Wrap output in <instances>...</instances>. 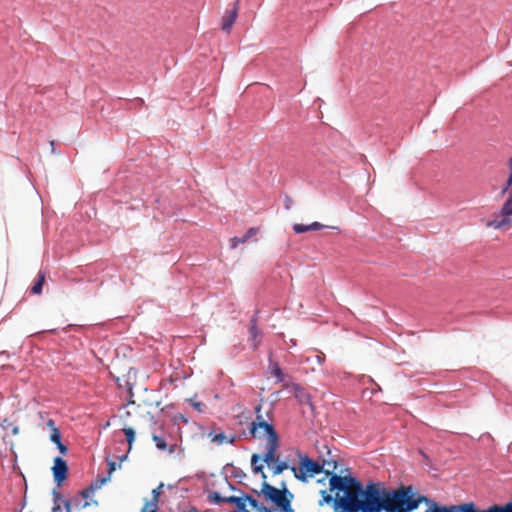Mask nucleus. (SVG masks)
Masks as SVG:
<instances>
[{
	"instance_id": "16",
	"label": "nucleus",
	"mask_w": 512,
	"mask_h": 512,
	"mask_svg": "<svg viewBox=\"0 0 512 512\" xmlns=\"http://www.w3.org/2000/svg\"><path fill=\"white\" fill-rule=\"evenodd\" d=\"M237 18V7L235 6L232 10L228 11V13L223 17L222 29L224 31L229 32L235 23Z\"/></svg>"
},
{
	"instance_id": "21",
	"label": "nucleus",
	"mask_w": 512,
	"mask_h": 512,
	"mask_svg": "<svg viewBox=\"0 0 512 512\" xmlns=\"http://www.w3.org/2000/svg\"><path fill=\"white\" fill-rule=\"evenodd\" d=\"M123 433L125 435V439L128 443V452H130V450L132 449V445L135 441V437H136V432L133 428L131 427H127V428H124L123 430Z\"/></svg>"
},
{
	"instance_id": "40",
	"label": "nucleus",
	"mask_w": 512,
	"mask_h": 512,
	"mask_svg": "<svg viewBox=\"0 0 512 512\" xmlns=\"http://www.w3.org/2000/svg\"><path fill=\"white\" fill-rule=\"evenodd\" d=\"M235 441H236V437L234 435H231V436H226V441L224 443L234 444Z\"/></svg>"
},
{
	"instance_id": "13",
	"label": "nucleus",
	"mask_w": 512,
	"mask_h": 512,
	"mask_svg": "<svg viewBox=\"0 0 512 512\" xmlns=\"http://www.w3.org/2000/svg\"><path fill=\"white\" fill-rule=\"evenodd\" d=\"M263 461V455L259 454H252L251 456V469L254 474L261 473V477L263 481H266V474L263 472L264 466L260 462Z\"/></svg>"
},
{
	"instance_id": "10",
	"label": "nucleus",
	"mask_w": 512,
	"mask_h": 512,
	"mask_svg": "<svg viewBox=\"0 0 512 512\" xmlns=\"http://www.w3.org/2000/svg\"><path fill=\"white\" fill-rule=\"evenodd\" d=\"M501 215L502 219L500 221H494V226L496 228H500L511 223L510 217L512 216V191L509 193V197L502 205Z\"/></svg>"
},
{
	"instance_id": "50",
	"label": "nucleus",
	"mask_w": 512,
	"mask_h": 512,
	"mask_svg": "<svg viewBox=\"0 0 512 512\" xmlns=\"http://www.w3.org/2000/svg\"><path fill=\"white\" fill-rule=\"evenodd\" d=\"M50 145H51L52 151L54 152V149H55V142H54V141H51V142H50Z\"/></svg>"
},
{
	"instance_id": "26",
	"label": "nucleus",
	"mask_w": 512,
	"mask_h": 512,
	"mask_svg": "<svg viewBox=\"0 0 512 512\" xmlns=\"http://www.w3.org/2000/svg\"><path fill=\"white\" fill-rule=\"evenodd\" d=\"M61 438L60 430L57 427H53V429H51L50 441L57 445L59 442H62Z\"/></svg>"
},
{
	"instance_id": "56",
	"label": "nucleus",
	"mask_w": 512,
	"mask_h": 512,
	"mask_svg": "<svg viewBox=\"0 0 512 512\" xmlns=\"http://www.w3.org/2000/svg\"><path fill=\"white\" fill-rule=\"evenodd\" d=\"M88 505H89V503H88V502H85V503L83 504V507H87Z\"/></svg>"
},
{
	"instance_id": "58",
	"label": "nucleus",
	"mask_w": 512,
	"mask_h": 512,
	"mask_svg": "<svg viewBox=\"0 0 512 512\" xmlns=\"http://www.w3.org/2000/svg\"><path fill=\"white\" fill-rule=\"evenodd\" d=\"M202 512H211V511H210V510H204V511H202Z\"/></svg>"
},
{
	"instance_id": "39",
	"label": "nucleus",
	"mask_w": 512,
	"mask_h": 512,
	"mask_svg": "<svg viewBox=\"0 0 512 512\" xmlns=\"http://www.w3.org/2000/svg\"><path fill=\"white\" fill-rule=\"evenodd\" d=\"M192 406L199 412L203 411L204 404L202 402H192Z\"/></svg>"
},
{
	"instance_id": "44",
	"label": "nucleus",
	"mask_w": 512,
	"mask_h": 512,
	"mask_svg": "<svg viewBox=\"0 0 512 512\" xmlns=\"http://www.w3.org/2000/svg\"><path fill=\"white\" fill-rule=\"evenodd\" d=\"M261 409H262L261 404H258L257 406H255L254 411H255L256 415L261 414Z\"/></svg>"
},
{
	"instance_id": "33",
	"label": "nucleus",
	"mask_w": 512,
	"mask_h": 512,
	"mask_svg": "<svg viewBox=\"0 0 512 512\" xmlns=\"http://www.w3.org/2000/svg\"><path fill=\"white\" fill-rule=\"evenodd\" d=\"M257 233L256 228H249L242 237H246V241Z\"/></svg>"
},
{
	"instance_id": "19",
	"label": "nucleus",
	"mask_w": 512,
	"mask_h": 512,
	"mask_svg": "<svg viewBox=\"0 0 512 512\" xmlns=\"http://www.w3.org/2000/svg\"><path fill=\"white\" fill-rule=\"evenodd\" d=\"M270 370L271 374L276 378L277 383L284 381L285 375L277 362L271 363Z\"/></svg>"
},
{
	"instance_id": "37",
	"label": "nucleus",
	"mask_w": 512,
	"mask_h": 512,
	"mask_svg": "<svg viewBox=\"0 0 512 512\" xmlns=\"http://www.w3.org/2000/svg\"><path fill=\"white\" fill-rule=\"evenodd\" d=\"M116 463L114 461H108V475L111 476V474L116 470Z\"/></svg>"
},
{
	"instance_id": "8",
	"label": "nucleus",
	"mask_w": 512,
	"mask_h": 512,
	"mask_svg": "<svg viewBox=\"0 0 512 512\" xmlns=\"http://www.w3.org/2000/svg\"><path fill=\"white\" fill-rule=\"evenodd\" d=\"M228 501L229 504L235 505V509L230 512H251L247 509V502L251 507H257L258 505V500L246 493H243L242 496L231 495Z\"/></svg>"
},
{
	"instance_id": "14",
	"label": "nucleus",
	"mask_w": 512,
	"mask_h": 512,
	"mask_svg": "<svg viewBox=\"0 0 512 512\" xmlns=\"http://www.w3.org/2000/svg\"><path fill=\"white\" fill-rule=\"evenodd\" d=\"M266 464L272 468L274 475H279L286 469L291 470V467H292L288 464V462L282 461L279 458H276V455L273 457L272 461H270L269 463H266Z\"/></svg>"
},
{
	"instance_id": "30",
	"label": "nucleus",
	"mask_w": 512,
	"mask_h": 512,
	"mask_svg": "<svg viewBox=\"0 0 512 512\" xmlns=\"http://www.w3.org/2000/svg\"><path fill=\"white\" fill-rule=\"evenodd\" d=\"M94 492H95V490H90V485H89L87 488H85L84 490H82V491L80 492V495H81V497H83L84 499H87V498H89V497H90Z\"/></svg>"
},
{
	"instance_id": "35",
	"label": "nucleus",
	"mask_w": 512,
	"mask_h": 512,
	"mask_svg": "<svg viewBox=\"0 0 512 512\" xmlns=\"http://www.w3.org/2000/svg\"><path fill=\"white\" fill-rule=\"evenodd\" d=\"M52 495H53L54 504L58 503V501L61 499V493L58 491L57 488L53 489Z\"/></svg>"
},
{
	"instance_id": "51",
	"label": "nucleus",
	"mask_w": 512,
	"mask_h": 512,
	"mask_svg": "<svg viewBox=\"0 0 512 512\" xmlns=\"http://www.w3.org/2000/svg\"><path fill=\"white\" fill-rule=\"evenodd\" d=\"M324 448L327 450V454L330 455L331 454V450L329 449V447L327 445H324Z\"/></svg>"
},
{
	"instance_id": "3",
	"label": "nucleus",
	"mask_w": 512,
	"mask_h": 512,
	"mask_svg": "<svg viewBox=\"0 0 512 512\" xmlns=\"http://www.w3.org/2000/svg\"><path fill=\"white\" fill-rule=\"evenodd\" d=\"M297 457L299 460V467H291V471L294 477L306 483L309 478L314 477L317 474L324 473L328 479L330 478V471L336 472L338 462L335 459H318L314 460L307 454L297 451Z\"/></svg>"
},
{
	"instance_id": "17",
	"label": "nucleus",
	"mask_w": 512,
	"mask_h": 512,
	"mask_svg": "<svg viewBox=\"0 0 512 512\" xmlns=\"http://www.w3.org/2000/svg\"><path fill=\"white\" fill-rule=\"evenodd\" d=\"M230 496H222L218 491H211L207 496V502L210 504L219 505L221 503L229 504Z\"/></svg>"
},
{
	"instance_id": "1",
	"label": "nucleus",
	"mask_w": 512,
	"mask_h": 512,
	"mask_svg": "<svg viewBox=\"0 0 512 512\" xmlns=\"http://www.w3.org/2000/svg\"><path fill=\"white\" fill-rule=\"evenodd\" d=\"M369 512H414L424 503L425 512H458V504H442L417 491L413 485L386 488L382 482L364 484Z\"/></svg>"
},
{
	"instance_id": "22",
	"label": "nucleus",
	"mask_w": 512,
	"mask_h": 512,
	"mask_svg": "<svg viewBox=\"0 0 512 512\" xmlns=\"http://www.w3.org/2000/svg\"><path fill=\"white\" fill-rule=\"evenodd\" d=\"M261 335V332L258 328V326H250L249 327V340L253 343V349H256L258 347V342L256 341L257 337Z\"/></svg>"
},
{
	"instance_id": "34",
	"label": "nucleus",
	"mask_w": 512,
	"mask_h": 512,
	"mask_svg": "<svg viewBox=\"0 0 512 512\" xmlns=\"http://www.w3.org/2000/svg\"><path fill=\"white\" fill-rule=\"evenodd\" d=\"M258 315L259 311L256 310L253 316L250 318V326H258Z\"/></svg>"
},
{
	"instance_id": "27",
	"label": "nucleus",
	"mask_w": 512,
	"mask_h": 512,
	"mask_svg": "<svg viewBox=\"0 0 512 512\" xmlns=\"http://www.w3.org/2000/svg\"><path fill=\"white\" fill-rule=\"evenodd\" d=\"M230 246L231 248H236L239 244H243L246 242V237H242V236H235L233 237L231 240H230Z\"/></svg>"
},
{
	"instance_id": "15",
	"label": "nucleus",
	"mask_w": 512,
	"mask_h": 512,
	"mask_svg": "<svg viewBox=\"0 0 512 512\" xmlns=\"http://www.w3.org/2000/svg\"><path fill=\"white\" fill-rule=\"evenodd\" d=\"M325 227V225L319 223V222H313L309 225H305V224H299V223H296L293 225V231L296 233V234H302V233H305V232H308V231H316V230H321Z\"/></svg>"
},
{
	"instance_id": "24",
	"label": "nucleus",
	"mask_w": 512,
	"mask_h": 512,
	"mask_svg": "<svg viewBox=\"0 0 512 512\" xmlns=\"http://www.w3.org/2000/svg\"><path fill=\"white\" fill-rule=\"evenodd\" d=\"M209 437H211V442L216 443L217 445H222L226 441V434L223 431L215 434L210 432Z\"/></svg>"
},
{
	"instance_id": "45",
	"label": "nucleus",
	"mask_w": 512,
	"mask_h": 512,
	"mask_svg": "<svg viewBox=\"0 0 512 512\" xmlns=\"http://www.w3.org/2000/svg\"><path fill=\"white\" fill-rule=\"evenodd\" d=\"M175 419H180L184 423L188 422L187 418L184 415H182V414H179L178 416H176Z\"/></svg>"
},
{
	"instance_id": "12",
	"label": "nucleus",
	"mask_w": 512,
	"mask_h": 512,
	"mask_svg": "<svg viewBox=\"0 0 512 512\" xmlns=\"http://www.w3.org/2000/svg\"><path fill=\"white\" fill-rule=\"evenodd\" d=\"M164 484L160 483L155 489L152 490V499L146 500L141 512H148L150 509L156 508L158 510L159 497L162 493Z\"/></svg>"
},
{
	"instance_id": "57",
	"label": "nucleus",
	"mask_w": 512,
	"mask_h": 512,
	"mask_svg": "<svg viewBox=\"0 0 512 512\" xmlns=\"http://www.w3.org/2000/svg\"><path fill=\"white\" fill-rule=\"evenodd\" d=\"M130 396H131V397L133 396L132 388H130Z\"/></svg>"
},
{
	"instance_id": "29",
	"label": "nucleus",
	"mask_w": 512,
	"mask_h": 512,
	"mask_svg": "<svg viewBox=\"0 0 512 512\" xmlns=\"http://www.w3.org/2000/svg\"><path fill=\"white\" fill-rule=\"evenodd\" d=\"M253 508L256 509V512H273L274 511L273 508L266 507L259 502H258L257 507H253Z\"/></svg>"
},
{
	"instance_id": "9",
	"label": "nucleus",
	"mask_w": 512,
	"mask_h": 512,
	"mask_svg": "<svg viewBox=\"0 0 512 512\" xmlns=\"http://www.w3.org/2000/svg\"><path fill=\"white\" fill-rule=\"evenodd\" d=\"M52 473L57 487H60L68 476V464L61 456L54 458Z\"/></svg>"
},
{
	"instance_id": "7",
	"label": "nucleus",
	"mask_w": 512,
	"mask_h": 512,
	"mask_svg": "<svg viewBox=\"0 0 512 512\" xmlns=\"http://www.w3.org/2000/svg\"><path fill=\"white\" fill-rule=\"evenodd\" d=\"M458 512H512V500L504 504H492L484 509L472 501L462 502L458 503Z\"/></svg>"
},
{
	"instance_id": "41",
	"label": "nucleus",
	"mask_w": 512,
	"mask_h": 512,
	"mask_svg": "<svg viewBox=\"0 0 512 512\" xmlns=\"http://www.w3.org/2000/svg\"><path fill=\"white\" fill-rule=\"evenodd\" d=\"M176 450V444H170L168 445V448H166V451L169 453V454H173Z\"/></svg>"
},
{
	"instance_id": "23",
	"label": "nucleus",
	"mask_w": 512,
	"mask_h": 512,
	"mask_svg": "<svg viewBox=\"0 0 512 512\" xmlns=\"http://www.w3.org/2000/svg\"><path fill=\"white\" fill-rule=\"evenodd\" d=\"M108 481H110V476H104V477H97L94 481L90 484V490H98L103 485H105Z\"/></svg>"
},
{
	"instance_id": "32",
	"label": "nucleus",
	"mask_w": 512,
	"mask_h": 512,
	"mask_svg": "<svg viewBox=\"0 0 512 512\" xmlns=\"http://www.w3.org/2000/svg\"><path fill=\"white\" fill-rule=\"evenodd\" d=\"M511 186H512V178H511V176L509 175V177H508V179H507V181H506L505 185L503 186V188H502V190H501V193H502V194L506 193V192L509 190V188H510Z\"/></svg>"
},
{
	"instance_id": "6",
	"label": "nucleus",
	"mask_w": 512,
	"mask_h": 512,
	"mask_svg": "<svg viewBox=\"0 0 512 512\" xmlns=\"http://www.w3.org/2000/svg\"><path fill=\"white\" fill-rule=\"evenodd\" d=\"M347 474L342 475L343 470H340L339 473L330 471V478L329 480V490L331 493H328L327 490H321L320 494L322 496V499L319 501V505L322 506L323 504H331L334 511H339V508H341V503L344 501V491L345 490H338L333 489L332 487V481L334 478H357L356 476H353L348 469H346Z\"/></svg>"
},
{
	"instance_id": "53",
	"label": "nucleus",
	"mask_w": 512,
	"mask_h": 512,
	"mask_svg": "<svg viewBox=\"0 0 512 512\" xmlns=\"http://www.w3.org/2000/svg\"><path fill=\"white\" fill-rule=\"evenodd\" d=\"M229 488H230L231 490H236V488H235L232 484H229Z\"/></svg>"
},
{
	"instance_id": "55",
	"label": "nucleus",
	"mask_w": 512,
	"mask_h": 512,
	"mask_svg": "<svg viewBox=\"0 0 512 512\" xmlns=\"http://www.w3.org/2000/svg\"><path fill=\"white\" fill-rule=\"evenodd\" d=\"M109 425H110V423H109V422H107V423L104 425V428H107Z\"/></svg>"
},
{
	"instance_id": "18",
	"label": "nucleus",
	"mask_w": 512,
	"mask_h": 512,
	"mask_svg": "<svg viewBox=\"0 0 512 512\" xmlns=\"http://www.w3.org/2000/svg\"><path fill=\"white\" fill-rule=\"evenodd\" d=\"M44 281H45L44 273L39 272L36 280L34 281L32 287H31V293L40 294L43 289Z\"/></svg>"
},
{
	"instance_id": "36",
	"label": "nucleus",
	"mask_w": 512,
	"mask_h": 512,
	"mask_svg": "<svg viewBox=\"0 0 512 512\" xmlns=\"http://www.w3.org/2000/svg\"><path fill=\"white\" fill-rule=\"evenodd\" d=\"M315 360L317 361V363L319 365H322L325 361V354L320 352L318 354L315 355Z\"/></svg>"
},
{
	"instance_id": "43",
	"label": "nucleus",
	"mask_w": 512,
	"mask_h": 512,
	"mask_svg": "<svg viewBox=\"0 0 512 512\" xmlns=\"http://www.w3.org/2000/svg\"><path fill=\"white\" fill-rule=\"evenodd\" d=\"M62 509L60 507V505L58 503L54 504L53 508H52V512H61Z\"/></svg>"
},
{
	"instance_id": "20",
	"label": "nucleus",
	"mask_w": 512,
	"mask_h": 512,
	"mask_svg": "<svg viewBox=\"0 0 512 512\" xmlns=\"http://www.w3.org/2000/svg\"><path fill=\"white\" fill-rule=\"evenodd\" d=\"M224 469H230V476L234 479H243L246 477V473L239 467L234 466L233 464H227Z\"/></svg>"
},
{
	"instance_id": "25",
	"label": "nucleus",
	"mask_w": 512,
	"mask_h": 512,
	"mask_svg": "<svg viewBox=\"0 0 512 512\" xmlns=\"http://www.w3.org/2000/svg\"><path fill=\"white\" fill-rule=\"evenodd\" d=\"M152 440L158 450L165 451L168 448V444L163 437L154 434Z\"/></svg>"
},
{
	"instance_id": "59",
	"label": "nucleus",
	"mask_w": 512,
	"mask_h": 512,
	"mask_svg": "<svg viewBox=\"0 0 512 512\" xmlns=\"http://www.w3.org/2000/svg\"><path fill=\"white\" fill-rule=\"evenodd\" d=\"M14 512H21V510H15Z\"/></svg>"
},
{
	"instance_id": "2",
	"label": "nucleus",
	"mask_w": 512,
	"mask_h": 512,
	"mask_svg": "<svg viewBox=\"0 0 512 512\" xmlns=\"http://www.w3.org/2000/svg\"><path fill=\"white\" fill-rule=\"evenodd\" d=\"M333 489L345 490L344 501L339 511L335 512H369L364 483L358 478H334Z\"/></svg>"
},
{
	"instance_id": "42",
	"label": "nucleus",
	"mask_w": 512,
	"mask_h": 512,
	"mask_svg": "<svg viewBox=\"0 0 512 512\" xmlns=\"http://www.w3.org/2000/svg\"><path fill=\"white\" fill-rule=\"evenodd\" d=\"M291 204H292L291 198L286 196L285 197V207H286V209H290Z\"/></svg>"
},
{
	"instance_id": "48",
	"label": "nucleus",
	"mask_w": 512,
	"mask_h": 512,
	"mask_svg": "<svg viewBox=\"0 0 512 512\" xmlns=\"http://www.w3.org/2000/svg\"><path fill=\"white\" fill-rule=\"evenodd\" d=\"M12 433L14 435L18 434L19 433V428L17 426H14L13 429H12Z\"/></svg>"
},
{
	"instance_id": "47",
	"label": "nucleus",
	"mask_w": 512,
	"mask_h": 512,
	"mask_svg": "<svg viewBox=\"0 0 512 512\" xmlns=\"http://www.w3.org/2000/svg\"><path fill=\"white\" fill-rule=\"evenodd\" d=\"M48 426L51 427L53 429V427H55V423H54V420L52 419H49L48 422H47Z\"/></svg>"
},
{
	"instance_id": "11",
	"label": "nucleus",
	"mask_w": 512,
	"mask_h": 512,
	"mask_svg": "<svg viewBox=\"0 0 512 512\" xmlns=\"http://www.w3.org/2000/svg\"><path fill=\"white\" fill-rule=\"evenodd\" d=\"M293 395L295 399L299 402L301 405H309L311 409H313L314 405L312 403V397L307 392L305 388H303L299 384H294L293 387Z\"/></svg>"
},
{
	"instance_id": "31",
	"label": "nucleus",
	"mask_w": 512,
	"mask_h": 512,
	"mask_svg": "<svg viewBox=\"0 0 512 512\" xmlns=\"http://www.w3.org/2000/svg\"><path fill=\"white\" fill-rule=\"evenodd\" d=\"M56 447L61 455L67 454L68 448L63 442H59V444H57Z\"/></svg>"
},
{
	"instance_id": "4",
	"label": "nucleus",
	"mask_w": 512,
	"mask_h": 512,
	"mask_svg": "<svg viewBox=\"0 0 512 512\" xmlns=\"http://www.w3.org/2000/svg\"><path fill=\"white\" fill-rule=\"evenodd\" d=\"M249 434L252 438L262 440L266 438V451L263 454V461L269 463L276 455L280 442L279 435L272 423L266 421L261 414L256 415V418L249 425Z\"/></svg>"
},
{
	"instance_id": "28",
	"label": "nucleus",
	"mask_w": 512,
	"mask_h": 512,
	"mask_svg": "<svg viewBox=\"0 0 512 512\" xmlns=\"http://www.w3.org/2000/svg\"><path fill=\"white\" fill-rule=\"evenodd\" d=\"M362 379L364 384L366 382L372 383L376 387L377 391H381V387L373 380L372 377L363 375Z\"/></svg>"
},
{
	"instance_id": "49",
	"label": "nucleus",
	"mask_w": 512,
	"mask_h": 512,
	"mask_svg": "<svg viewBox=\"0 0 512 512\" xmlns=\"http://www.w3.org/2000/svg\"><path fill=\"white\" fill-rule=\"evenodd\" d=\"M512 178V157L510 158V174H509Z\"/></svg>"
},
{
	"instance_id": "52",
	"label": "nucleus",
	"mask_w": 512,
	"mask_h": 512,
	"mask_svg": "<svg viewBox=\"0 0 512 512\" xmlns=\"http://www.w3.org/2000/svg\"><path fill=\"white\" fill-rule=\"evenodd\" d=\"M332 467H333V464L332 465H325V468H329L330 470H332Z\"/></svg>"
},
{
	"instance_id": "46",
	"label": "nucleus",
	"mask_w": 512,
	"mask_h": 512,
	"mask_svg": "<svg viewBox=\"0 0 512 512\" xmlns=\"http://www.w3.org/2000/svg\"><path fill=\"white\" fill-rule=\"evenodd\" d=\"M128 453H129V452L127 451V453H126V454H123V455H121V456H118V460H119L120 462L125 461V460L128 458Z\"/></svg>"
},
{
	"instance_id": "38",
	"label": "nucleus",
	"mask_w": 512,
	"mask_h": 512,
	"mask_svg": "<svg viewBox=\"0 0 512 512\" xmlns=\"http://www.w3.org/2000/svg\"><path fill=\"white\" fill-rule=\"evenodd\" d=\"M62 502L66 512H73L70 500L64 499Z\"/></svg>"
},
{
	"instance_id": "5",
	"label": "nucleus",
	"mask_w": 512,
	"mask_h": 512,
	"mask_svg": "<svg viewBox=\"0 0 512 512\" xmlns=\"http://www.w3.org/2000/svg\"><path fill=\"white\" fill-rule=\"evenodd\" d=\"M253 492L258 495L262 494L265 500L274 504L279 512H294L291 505L294 495L288 490L284 481L281 483V489L263 481L261 491L253 490Z\"/></svg>"
},
{
	"instance_id": "54",
	"label": "nucleus",
	"mask_w": 512,
	"mask_h": 512,
	"mask_svg": "<svg viewBox=\"0 0 512 512\" xmlns=\"http://www.w3.org/2000/svg\"><path fill=\"white\" fill-rule=\"evenodd\" d=\"M324 481H325V478L318 480L319 483H324Z\"/></svg>"
}]
</instances>
